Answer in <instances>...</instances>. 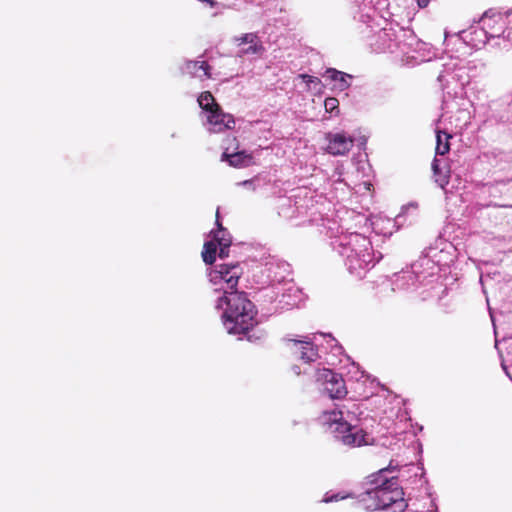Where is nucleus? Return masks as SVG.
<instances>
[{
  "label": "nucleus",
  "mask_w": 512,
  "mask_h": 512,
  "mask_svg": "<svg viewBox=\"0 0 512 512\" xmlns=\"http://www.w3.org/2000/svg\"><path fill=\"white\" fill-rule=\"evenodd\" d=\"M390 462L387 468L380 469L377 473L368 476L365 482V490L358 495L359 502L368 511L387 510L392 512H404L407 508L404 492L399 487L395 476L388 477L386 473L395 470Z\"/></svg>",
  "instance_id": "1"
},
{
  "label": "nucleus",
  "mask_w": 512,
  "mask_h": 512,
  "mask_svg": "<svg viewBox=\"0 0 512 512\" xmlns=\"http://www.w3.org/2000/svg\"><path fill=\"white\" fill-rule=\"evenodd\" d=\"M333 244L344 258L350 274L358 278H362L382 258L381 253L376 255L373 252L370 240L358 233L339 236Z\"/></svg>",
  "instance_id": "2"
},
{
  "label": "nucleus",
  "mask_w": 512,
  "mask_h": 512,
  "mask_svg": "<svg viewBox=\"0 0 512 512\" xmlns=\"http://www.w3.org/2000/svg\"><path fill=\"white\" fill-rule=\"evenodd\" d=\"M216 308L224 309L222 321L229 334L246 335L255 325V305L244 292L225 290V296L217 300Z\"/></svg>",
  "instance_id": "3"
},
{
  "label": "nucleus",
  "mask_w": 512,
  "mask_h": 512,
  "mask_svg": "<svg viewBox=\"0 0 512 512\" xmlns=\"http://www.w3.org/2000/svg\"><path fill=\"white\" fill-rule=\"evenodd\" d=\"M319 420L322 425L327 426L334 434L335 438L347 446H361L367 444V434L357 426L351 425L343 420V411L330 410L324 411Z\"/></svg>",
  "instance_id": "4"
},
{
  "label": "nucleus",
  "mask_w": 512,
  "mask_h": 512,
  "mask_svg": "<svg viewBox=\"0 0 512 512\" xmlns=\"http://www.w3.org/2000/svg\"><path fill=\"white\" fill-rule=\"evenodd\" d=\"M242 273V268L238 263L218 264L210 271L209 280L214 286H219L215 290H222L223 296H225V290L236 291Z\"/></svg>",
  "instance_id": "5"
},
{
  "label": "nucleus",
  "mask_w": 512,
  "mask_h": 512,
  "mask_svg": "<svg viewBox=\"0 0 512 512\" xmlns=\"http://www.w3.org/2000/svg\"><path fill=\"white\" fill-rule=\"evenodd\" d=\"M314 376L331 399H341L347 394L344 379L340 374L327 368H321L315 371Z\"/></svg>",
  "instance_id": "6"
},
{
  "label": "nucleus",
  "mask_w": 512,
  "mask_h": 512,
  "mask_svg": "<svg viewBox=\"0 0 512 512\" xmlns=\"http://www.w3.org/2000/svg\"><path fill=\"white\" fill-rule=\"evenodd\" d=\"M261 274L265 277L263 284H285L290 276V265L276 257H270L262 265Z\"/></svg>",
  "instance_id": "7"
},
{
  "label": "nucleus",
  "mask_w": 512,
  "mask_h": 512,
  "mask_svg": "<svg viewBox=\"0 0 512 512\" xmlns=\"http://www.w3.org/2000/svg\"><path fill=\"white\" fill-rule=\"evenodd\" d=\"M480 24L487 39L500 37L505 30V19L502 14L492 11L483 14Z\"/></svg>",
  "instance_id": "8"
},
{
  "label": "nucleus",
  "mask_w": 512,
  "mask_h": 512,
  "mask_svg": "<svg viewBox=\"0 0 512 512\" xmlns=\"http://www.w3.org/2000/svg\"><path fill=\"white\" fill-rule=\"evenodd\" d=\"M292 343L290 349L304 363L314 362L318 359V352L309 337L301 340L289 339Z\"/></svg>",
  "instance_id": "9"
},
{
  "label": "nucleus",
  "mask_w": 512,
  "mask_h": 512,
  "mask_svg": "<svg viewBox=\"0 0 512 512\" xmlns=\"http://www.w3.org/2000/svg\"><path fill=\"white\" fill-rule=\"evenodd\" d=\"M234 124L233 116L224 113L220 107L212 109V111L207 113V126L210 132L219 133L233 128Z\"/></svg>",
  "instance_id": "10"
},
{
  "label": "nucleus",
  "mask_w": 512,
  "mask_h": 512,
  "mask_svg": "<svg viewBox=\"0 0 512 512\" xmlns=\"http://www.w3.org/2000/svg\"><path fill=\"white\" fill-rule=\"evenodd\" d=\"M353 146V139L344 133H335L329 135L328 153L332 155H344L350 151Z\"/></svg>",
  "instance_id": "11"
},
{
  "label": "nucleus",
  "mask_w": 512,
  "mask_h": 512,
  "mask_svg": "<svg viewBox=\"0 0 512 512\" xmlns=\"http://www.w3.org/2000/svg\"><path fill=\"white\" fill-rule=\"evenodd\" d=\"M216 225L218 227L217 231H212L211 234H213V239L217 242V246H219V258L224 259L228 257L229 247L231 245V237L219 221L218 210L216 214Z\"/></svg>",
  "instance_id": "12"
},
{
  "label": "nucleus",
  "mask_w": 512,
  "mask_h": 512,
  "mask_svg": "<svg viewBox=\"0 0 512 512\" xmlns=\"http://www.w3.org/2000/svg\"><path fill=\"white\" fill-rule=\"evenodd\" d=\"M286 288L282 292L278 303L281 309H290L297 306L301 300V291L291 282H285Z\"/></svg>",
  "instance_id": "13"
},
{
  "label": "nucleus",
  "mask_w": 512,
  "mask_h": 512,
  "mask_svg": "<svg viewBox=\"0 0 512 512\" xmlns=\"http://www.w3.org/2000/svg\"><path fill=\"white\" fill-rule=\"evenodd\" d=\"M210 67L205 61H187L182 67L183 73L189 74L198 78H209Z\"/></svg>",
  "instance_id": "14"
},
{
  "label": "nucleus",
  "mask_w": 512,
  "mask_h": 512,
  "mask_svg": "<svg viewBox=\"0 0 512 512\" xmlns=\"http://www.w3.org/2000/svg\"><path fill=\"white\" fill-rule=\"evenodd\" d=\"M325 76L335 82L334 88L339 91L346 90L350 86V79L352 78L351 75L334 68H328L325 72Z\"/></svg>",
  "instance_id": "15"
},
{
  "label": "nucleus",
  "mask_w": 512,
  "mask_h": 512,
  "mask_svg": "<svg viewBox=\"0 0 512 512\" xmlns=\"http://www.w3.org/2000/svg\"><path fill=\"white\" fill-rule=\"evenodd\" d=\"M222 160H226L231 166L239 168L248 166L251 163L252 156L247 154L245 151H239L231 154L225 151L222 154Z\"/></svg>",
  "instance_id": "16"
},
{
  "label": "nucleus",
  "mask_w": 512,
  "mask_h": 512,
  "mask_svg": "<svg viewBox=\"0 0 512 512\" xmlns=\"http://www.w3.org/2000/svg\"><path fill=\"white\" fill-rule=\"evenodd\" d=\"M417 283L418 276L414 272L407 271L397 276L394 285L395 289L409 290L412 287H416Z\"/></svg>",
  "instance_id": "17"
},
{
  "label": "nucleus",
  "mask_w": 512,
  "mask_h": 512,
  "mask_svg": "<svg viewBox=\"0 0 512 512\" xmlns=\"http://www.w3.org/2000/svg\"><path fill=\"white\" fill-rule=\"evenodd\" d=\"M432 170L436 183L444 188L449 183V170L446 167H441L440 161L436 158L432 162Z\"/></svg>",
  "instance_id": "18"
},
{
  "label": "nucleus",
  "mask_w": 512,
  "mask_h": 512,
  "mask_svg": "<svg viewBox=\"0 0 512 512\" xmlns=\"http://www.w3.org/2000/svg\"><path fill=\"white\" fill-rule=\"evenodd\" d=\"M451 135L441 130L436 131V154L445 155L450 150L449 139Z\"/></svg>",
  "instance_id": "19"
},
{
  "label": "nucleus",
  "mask_w": 512,
  "mask_h": 512,
  "mask_svg": "<svg viewBox=\"0 0 512 512\" xmlns=\"http://www.w3.org/2000/svg\"><path fill=\"white\" fill-rule=\"evenodd\" d=\"M217 253V242L215 240L207 241L204 244V249L202 251V258L206 264H213L216 260Z\"/></svg>",
  "instance_id": "20"
},
{
  "label": "nucleus",
  "mask_w": 512,
  "mask_h": 512,
  "mask_svg": "<svg viewBox=\"0 0 512 512\" xmlns=\"http://www.w3.org/2000/svg\"><path fill=\"white\" fill-rule=\"evenodd\" d=\"M199 106L209 113L212 109H216L219 105L215 102L213 95L209 91L203 92L197 99Z\"/></svg>",
  "instance_id": "21"
},
{
  "label": "nucleus",
  "mask_w": 512,
  "mask_h": 512,
  "mask_svg": "<svg viewBox=\"0 0 512 512\" xmlns=\"http://www.w3.org/2000/svg\"><path fill=\"white\" fill-rule=\"evenodd\" d=\"M380 38L383 40H389V44L387 45V49L391 52L394 49L399 48L398 35L397 32L393 29L384 28L380 34Z\"/></svg>",
  "instance_id": "22"
},
{
  "label": "nucleus",
  "mask_w": 512,
  "mask_h": 512,
  "mask_svg": "<svg viewBox=\"0 0 512 512\" xmlns=\"http://www.w3.org/2000/svg\"><path fill=\"white\" fill-rule=\"evenodd\" d=\"M263 51L264 47L262 43L257 41L256 43L249 44L247 48L241 49L239 51V56L261 54Z\"/></svg>",
  "instance_id": "23"
},
{
  "label": "nucleus",
  "mask_w": 512,
  "mask_h": 512,
  "mask_svg": "<svg viewBox=\"0 0 512 512\" xmlns=\"http://www.w3.org/2000/svg\"><path fill=\"white\" fill-rule=\"evenodd\" d=\"M324 107L326 112L331 114H338L339 113V101L335 97H328L324 101Z\"/></svg>",
  "instance_id": "24"
},
{
  "label": "nucleus",
  "mask_w": 512,
  "mask_h": 512,
  "mask_svg": "<svg viewBox=\"0 0 512 512\" xmlns=\"http://www.w3.org/2000/svg\"><path fill=\"white\" fill-rule=\"evenodd\" d=\"M235 41L240 46V45H243V44H253V43H256L257 41H260V40H259V37L257 36V34H255V33H246V34H243L240 37L235 38Z\"/></svg>",
  "instance_id": "25"
},
{
  "label": "nucleus",
  "mask_w": 512,
  "mask_h": 512,
  "mask_svg": "<svg viewBox=\"0 0 512 512\" xmlns=\"http://www.w3.org/2000/svg\"><path fill=\"white\" fill-rule=\"evenodd\" d=\"M507 183H508V181L499 180V181H495V183L484 184V188L487 190V192L492 194V190L497 189L498 187H505L507 185Z\"/></svg>",
  "instance_id": "26"
},
{
  "label": "nucleus",
  "mask_w": 512,
  "mask_h": 512,
  "mask_svg": "<svg viewBox=\"0 0 512 512\" xmlns=\"http://www.w3.org/2000/svg\"><path fill=\"white\" fill-rule=\"evenodd\" d=\"M299 77L307 84L309 88L312 84L319 85L321 82L319 78L307 74H300Z\"/></svg>",
  "instance_id": "27"
},
{
  "label": "nucleus",
  "mask_w": 512,
  "mask_h": 512,
  "mask_svg": "<svg viewBox=\"0 0 512 512\" xmlns=\"http://www.w3.org/2000/svg\"><path fill=\"white\" fill-rule=\"evenodd\" d=\"M344 498H345V496H340V494H332V495L326 494L323 499V502H325V503L336 502V501L344 499Z\"/></svg>",
  "instance_id": "28"
},
{
  "label": "nucleus",
  "mask_w": 512,
  "mask_h": 512,
  "mask_svg": "<svg viewBox=\"0 0 512 512\" xmlns=\"http://www.w3.org/2000/svg\"><path fill=\"white\" fill-rule=\"evenodd\" d=\"M239 185H242V186H244L245 188H247L249 190H255L256 189V185H255V180L254 179L245 180V181L239 183Z\"/></svg>",
  "instance_id": "29"
},
{
  "label": "nucleus",
  "mask_w": 512,
  "mask_h": 512,
  "mask_svg": "<svg viewBox=\"0 0 512 512\" xmlns=\"http://www.w3.org/2000/svg\"><path fill=\"white\" fill-rule=\"evenodd\" d=\"M342 174H343V167L342 166H337L335 171H334V174H333V177H337L335 179L336 182H342L343 181L342 178H341Z\"/></svg>",
  "instance_id": "30"
},
{
  "label": "nucleus",
  "mask_w": 512,
  "mask_h": 512,
  "mask_svg": "<svg viewBox=\"0 0 512 512\" xmlns=\"http://www.w3.org/2000/svg\"><path fill=\"white\" fill-rule=\"evenodd\" d=\"M418 6L425 8L429 4V0H417Z\"/></svg>",
  "instance_id": "31"
},
{
  "label": "nucleus",
  "mask_w": 512,
  "mask_h": 512,
  "mask_svg": "<svg viewBox=\"0 0 512 512\" xmlns=\"http://www.w3.org/2000/svg\"><path fill=\"white\" fill-rule=\"evenodd\" d=\"M293 370H294V372H295L297 375H299V374L301 373V371L299 370V368H298L297 366H294V367H293Z\"/></svg>",
  "instance_id": "32"
},
{
  "label": "nucleus",
  "mask_w": 512,
  "mask_h": 512,
  "mask_svg": "<svg viewBox=\"0 0 512 512\" xmlns=\"http://www.w3.org/2000/svg\"><path fill=\"white\" fill-rule=\"evenodd\" d=\"M443 78H444V76H443V75H439V76H438V80H439V82H442V81H443Z\"/></svg>",
  "instance_id": "33"
}]
</instances>
